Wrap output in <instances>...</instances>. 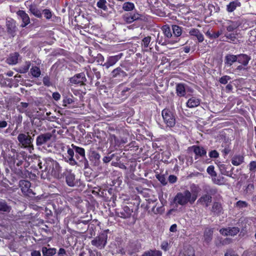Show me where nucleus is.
I'll return each instance as SVG.
<instances>
[{"instance_id":"1","label":"nucleus","mask_w":256,"mask_h":256,"mask_svg":"<svg viewBox=\"0 0 256 256\" xmlns=\"http://www.w3.org/2000/svg\"><path fill=\"white\" fill-rule=\"evenodd\" d=\"M40 170V176L43 179L50 178V176L58 178L60 172L59 164L51 158H48L38 164Z\"/></svg>"},{"instance_id":"2","label":"nucleus","mask_w":256,"mask_h":256,"mask_svg":"<svg viewBox=\"0 0 256 256\" xmlns=\"http://www.w3.org/2000/svg\"><path fill=\"white\" fill-rule=\"evenodd\" d=\"M192 193L188 190L178 192L175 196L174 202L176 205L184 206L190 202L192 204L194 202L192 201Z\"/></svg>"},{"instance_id":"3","label":"nucleus","mask_w":256,"mask_h":256,"mask_svg":"<svg viewBox=\"0 0 256 256\" xmlns=\"http://www.w3.org/2000/svg\"><path fill=\"white\" fill-rule=\"evenodd\" d=\"M108 234L104 232L100 234L98 236L94 238L92 241L91 244L92 246H96L99 250L104 248L107 244Z\"/></svg>"},{"instance_id":"4","label":"nucleus","mask_w":256,"mask_h":256,"mask_svg":"<svg viewBox=\"0 0 256 256\" xmlns=\"http://www.w3.org/2000/svg\"><path fill=\"white\" fill-rule=\"evenodd\" d=\"M162 115L166 126L172 128L176 124V118L174 114L168 109H164L162 112Z\"/></svg>"},{"instance_id":"5","label":"nucleus","mask_w":256,"mask_h":256,"mask_svg":"<svg viewBox=\"0 0 256 256\" xmlns=\"http://www.w3.org/2000/svg\"><path fill=\"white\" fill-rule=\"evenodd\" d=\"M29 132L27 134H20L18 136V140L20 142V146L23 148H28L32 146L34 138L29 136Z\"/></svg>"},{"instance_id":"6","label":"nucleus","mask_w":256,"mask_h":256,"mask_svg":"<svg viewBox=\"0 0 256 256\" xmlns=\"http://www.w3.org/2000/svg\"><path fill=\"white\" fill-rule=\"evenodd\" d=\"M63 174L65 176L66 183L69 186L72 187L76 185L77 182L75 174L72 172V170H66Z\"/></svg>"},{"instance_id":"7","label":"nucleus","mask_w":256,"mask_h":256,"mask_svg":"<svg viewBox=\"0 0 256 256\" xmlns=\"http://www.w3.org/2000/svg\"><path fill=\"white\" fill-rule=\"evenodd\" d=\"M220 233L224 236H234L240 232V228L238 227H228L220 228Z\"/></svg>"},{"instance_id":"8","label":"nucleus","mask_w":256,"mask_h":256,"mask_svg":"<svg viewBox=\"0 0 256 256\" xmlns=\"http://www.w3.org/2000/svg\"><path fill=\"white\" fill-rule=\"evenodd\" d=\"M241 24L240 20H227L224 23V26L228 32H232L236 30Z\"/></svg>"},{"instance_id":"9","label":"nucleus","mask_w":256,"mask_h":256,"mask_svg":"<svg viewBox=\"0 0 256 256\" xmlns=\"http://www.w3.org/2000/svg\"><path fill=\"white\" fill-rule=\"evenodd\" d=\"M122 56V54L120 53L118 55L109 56L106 62L102 66L108 69L110 66L114 65L121 58Z\"/></svg>"},{"instance_id":"10","label":"nucleus","mask_w":256,"mask_h":256,"mask_svg":"<svg viewBox=\"0 0 256 256\" xmlns=\"http://www.w3.org/2000/svg\"><path fill=\"white\" fill-rule=\"evenodd\" d=\"M52 137V134L50 132L41 134L38 136L36 139V144L38 146H41L46 144Z\"/></svg>"},{"instance_id":"11","label":"nucleus","mask_w":256,"mask_h":256,"mask_svg":"<svg viewBox=\"0 0 256 256\" xmlns=\"http://www.w3.org/2000/svg\"><path fill=\"white\" fill-rule=\"evenodd\" d=\"M190 150H192L195 154V159L204 156L206 154V150L203 148L198 146H192L188 148Z\"/></svg>"},{"instance_id":"12","label":"nucleus","mask_w":256,"mask_h":256,"mask_svg":"<svg viewBox=\"0 0 256 256\" xmlns=\"http://www.w3.org/2000/svg\"><path fill=\"white\" fill-rule=\"evenodd\" d=\"M19 186L21 188L22 192L25 194H30L32 192V190L30 188V183L29 181L26 180H20L19 182Z\"/></svg>"},{"instance_id":"13","label":"nucleus","mask_w":256,"mask_h":256,"mask_svg":"<svg viewBox=\"0 0 256 256\" xmlns=\"http://www.w3.org/2000/svg\"><path fill=\"white\" fill-rule=\"evenodd\" d=\"M86 79L84 72L76 74L70 78V82L72 84H83Z\"/></svg>"},{"instance_id":"14","label":"nucleus","mask_w":256,"mask_h":256,"mask_svg":"<svg viewBox=\"0 0 256 256\" xmlns=\"http://www.w3.org/2000/svg\"><path fill=\"white\" fill-rule=\"evenodd\" d=\"M211 212L214 216H220L224 214L222 204L219 202H214L212 206Z\"/></svg>"},{"instance_id":"15","label":"nucleus","mask_w":256,"mask_h":256,"mask_svg":"<svg viewBox=\"0 0 256 256\" xmlns=\"http://www.w3.org/2000/svg\"><path fill=\"white\" fill-rule=\"evenodd\" d=\"M16 14L22 20V23L21 24L22 27H25L30 22V18L27 14L22 10H19Z\"/></svg>"},{"instance_id":"16","label":"nucleus","mask_w":256,"mask_h":256,"mask_svg":"<svg viewBox=\"0 0 256 256\" xmlns=\"http://www.w3.org/2000/svg\"><path fill=\"white\" fill-rule=\"evenodd\" d=\"M140 18V15L138 13H135L134 14H127L124 16L123 18L124 22L126 23L130 24L138 20Z\"/></svg>"},{"instance_id":"17","label":"nucleus","mask_w":256,"mask_h":256,"mask_svg":"<svg viewBox=\"0 0 256 256\" xmlns=\"http://www.w3.org/2000/svg\"><path fill=\"white\" fill-rule=\"evenodd\" d=\"M132 212L133 210L132 209H130L128 206H124L119 213L118 216L120 218H130Z\"/></svg>"},{"instance_id":"18","label":"nucleus","mask_w":256,"mask_h":256,"mask_svg":"<svg viewBox=\"0 0 256 256\" xmlns=\"http://www.w3.org/2000/svg\"><path fill=\"white\" fill-rule=\"evenodd\" d=\"M212 196L210 194H206L202 196L197 201L198 203H200L202 205H205L208 206L212 202Z\"/></svg>"},{"instance_id":"19","label":"nucleus","mask_w":256,"mask_h":256,"mask_svg":"<svg viewBox=\"0 0 256 256\" xmlns=\"http://www.w3.org/2000/svg\"><path fill=\"white\" fill-rule=\"evenodd\" d=\"M200 103V100L199 98L192 96L188 100L186 104L187 107L194 108L198 106Z\"/></svg>"},{"instance_id":"20","label":"nucleus","mask_w":256,"mask_h":256,"mask_svg":"<svg viewBox=\"0 0 256 256\" xmlns=\"http://www.w3.org/2000/svg\"><path fill=\"white\" fill-rule=\"evenodd\" d=\"M250 60V57L246 54H240L238 55V62L244 66L248 65Z\"/></svg>"},{"instance_id":"21","label":"nucleus","mask_w":256,"mask_h":256,"mask_svg":"<svg viewBox=\"0 0 256 256\" xmlns=\"http://www.w3.org/2000/svg\"><path fill=\"white\" fill-rule=\"evenodd\" d=\"M110 147L116 149L120 146V140L114 134H110L109 138Z\"/></svg>"},{"instance_id":"22","label":"nucleus","mask_w":256,"mask_h":256,"mask_svg":"<svg viewBox=\"0 0 256 256\" xmlns=\"http://www.w3.org/2000/svg\"><path fill=\"white\" fill-rule=\"evenodd\" d=\"M190 190L192 192V201L195 202L198 198V194L200 192V188L198 186L193 184L190 186Z\"/></svg>"},{"instance_id":"23","label":"nucleus","mask_w":256,"mask_h":256,"mask_svg":"<svg viewBox=\"0 0 256 256\" xmlns=\"http://www.w3.org/2000/svg\"><path fill=\"white\" fill-rule=\"evenodd\" d=\"M42 252L44 256H53L56 252V248H47L44 246L42 248Z\"/></svg>"},{"instance_id":"24","label":"nucleus","mask_w":256,"mask_h":256,"mask_svg":"<svg viewBox=\"0 0 256 256\" xmlns=\"http://www.w3.org/2000/svg\"><path fill=\"white\" fill-rule=\"evenodd\" d=\"M20 54L18 52H14L10 55L9 58L6 60L7 63L10 64H16L18 62V58Z\"/></svg>"},{"instance_id":"25","label":"nucleus","mask_w":256,"mask_h":256,"mask_svg":"<svg viewBox=\"0 0 256 256\" xmlns=\"http://www.w3.org/2000/svg\"><path fill=\"white\" fill-rule=\"evenodd\" d=\"M236 62H238V55L228 54L225 57V63L230 66Z\"/></svg>"},{"instance_id":"26","label":"nucleus","mask_w":256,"mask_h":256,"mask_svg":"<svg viewBox=\"0 0 256 256\" xmlns=\"http://www.w3.org/2000/svg\"><path fill=\"white\" fill-rule=\"evenodd\" d=\"M142 256H162V252L156 249L149 250L144 252Z\"/></svg>"},{"instance_id":"27","label":"nucleus","mask_w":256,"mask_h":256,"mask_svg":"<svg viewBox=\"0 0 256 256\" xmlns=\"http://www.w3.org/2000/svg\"><path fill=\"white\" fill-rule=\"evenodd\" d=\"M244 158L242 156H234L232 159V164L235 166H238L243 163Z\"/></svg>"},{"instance_id":"28","label":"nucleus","mask_w":256,"mask_h":256,"mask_svg":"<svg viewBox=\"0 0 256 256\" xmlns=\"http://www.w3.org/2000/svg\"><path fill=\"white\" fill-rule=\"evenodd\" d=\"M240 6V2L238 1H232L227 5L226 10L228 12H234L236 8L237 7Z\"/></svg>"},{"instance_id":"29","label":"nucleus","mask_w":256,"mask_h":256,"mask_svg":"<svg viewBox=\"0 0 256 256\" xmlns=\"http://www.w3.org/2000/svg\"><path fill=\"white\" fill-rule=\"evenodd\" d=\"M214 232L213 228H206L204 232V240L209 242L212 240V234Z\"/></svg>"},{"instance_id":"30","label":"nucleus","mask_w":256,"mask_h":256,"mask_svg":"<svg viewBox=\"0 0 256 256\" xmlns=\"http://www.w3.org/2000/svg\"><path fill=\"white\" fill-rule=\"evenodd\" d=\"M176 91L178 96H184L186 94L184 85L182 84H178L176 86Z\"/></svg>"},{"instance_id":"31","label":"nucleus","mask_w":256,"mask_h":256,"mask_svg":"<svg viewBox=\"0 0 256 256\" xmlns=\"http://www.w3.org/2000/svg\"><path fill=\"white\" fill-rule=\"evenodd\" d=\"M190 34L197 38L200 42L204 40V36L198 29L193 28L190 31Z\"/></svg>"},{"instance_id":"32","label":"nucleus","mask_w":256,"mask_h":256,"mask_svg":"<svg viewBox=\"0 0 256 256\" xmlns=\"http://www.w3.org/2000/svg\"><path fill=\"white\" fill-rule=\"evenodd\" d=\"M72 148H74V150H75L77 154H78L82 157V158H85V150L84 148L76 146L74 144H72Z\"/></svg>"},{"instance_id":"33","label":"nucleus","mask_w":256,"mask_h":256,"mask_svg":"<svg viewBox=\"0 0 256 256\" xmlns=\"http://www.w3.org/2000/svg\"><path fill=\"white\" fill-rule=\"evenodd\" d=\"M126 72L120 67L114 69L111 73L112 76L114 78H116L118 76H124Z\"/></svg>"},{"instance_id":"34","label":"nucleus","mask_w":256,"mask_h":256,"mask_svg":"<svg viewBox=\"0 0 256 256\" xmlns=\"http://www.w3.org/2000/svg\"><path fill=\"white\" fill-rule=\"evenodd\" d=\"M223 41L234 42L236 36L234 33H226L224 36L222 38Z\"/></svg>"},{"instance_id":"35","label":"nucleus","mask_w":256,"mask_h":256,"mask_svg":"<svg viewBox=\"0 0 256 256\" xmlns=\"http://www.w3.org/2000/svg\"><path fill=\"white\" fill-rule=\"evenodd\" d=\"M162 30L163 32L164 35L168 38H170L172 37V34L171 32L170 28L168 26L164 25L162 26Z\"/></svg>"},{"instance_id":"36","label":"nucleus","mask_w":256,"mask_h":256,"mask_svg":"<svg viewBox=\"0 0 256 256\" xmlns=\"http://www.w3.org/2000/svg\"><path fill=\"white\" fill-rule=\"evenodd\" d=\"M30 73L34 78H38L41 74V71L39 68L34 66L30 68Z\"/></svg>"},{"instance_id":"37","label":"nucleus","mask_w":256,"mask_h":256,"mask_svg":"<svg viewBox=\"0 0 256 256\" xmlns=\"http://www.w3.org/2000/svg\"><path fill=\"white\" fill-rule=\"evenodd\" d=\"M122 8L125 11H131L134 8V5L131 2H126L122 5Z\"/></svg>"},{"instance_id":"38","label":"nucleus","mask_w":256,"mask_h":256,"mask_svg":"<svg viewBox=\"0 0 256 256\" xmlns=\"http://www.w3.org/2000/svg\"><path fill=\"white\" fill-rule=\"evenodd\" d=\"M172 29L174 36L178 37L182 34V30L180 26L176 25H172Z\"/></svg>"},{"instance_id":"39","label":"nucleus","mask_w":256,"mask_h":256,"mask_svg":"<svg viewBox=\"0 0 256 256\" xmlns=\"http://www.w3.org/2000/svg\"><path fill=\"white\" fill-rule=\"evenodd\" d=\"M8 32L12 34L15 32L16 26L13 21H8L6 24Z\"/></svg>"},{"instance_id":"40","label":"nucleus","mask_w":256,"mask_h":256,"mask_svg":"<svg viewBox=\"0 0 256 256\" xmlns=\"http://www.w3.org/2000/svg\"><path fill=\"white\" fill-rule=\"evenodd\" d=\"M28 106V103L22 102L17 106V108L20 112L23 113L26 111V108Z\"/></svg>"},{"instance_id":"41","label":"nucleus","mask_w":256,"mask_h":256,"mask_svg":"<svg viewBox=\"0 0 256 256\" xmlns=\"http://www.w3.org/2000/svg\"><path fill=\"white\" fill-rule=\"evenodd\" d=\"M10 210V206H8L4 202H0V211L8 212Z\"/></svg>"},{"instance_id":"42","label":"nucleus","mask_w":256,"mask_h":256,"mask_svg":"<svg viewBox=\"0 0 256 256\" xmlns=\"http://www.w3.org/2000/svg\"><path fill=\"white\" fill-rule=\"evenodd\" d=\"M30 10L31 12L36 16L38 18H40L42 16V13L40 11L38 10V8H36L35 6H32L30 8Z\"/></svg>"},{"instance_id":"43","label":"nucleus","mask_w":256,"mask_h":256,"mask_svg":"<svg viewBox=\"0 0 256 256\" xmlns=\"http://www.w3.org/2000/svg\"><path fill=\"white\" fill-rule=\"evenodd\" d=\"M151 41V37L148 36L144 38L141 44L142 46H144L145 48H147L150 42Z\"/></svg>"},{"instance_id":"44","label":"nucleus","mask_w":256,"mask_h":256,"mask_svg":"<svg viewBox=\"0 0 256 256\" xmlns=\"http://www.w3.org/2000/svg\"><path fill=\"white\" fill-rule=\"evenodd\" d=\"M30 62H26L25 64L22 66L20 70V73H26V72L28 69L30 68Z\"/></svg>"},{"instance_id":"45","label":"nucleus","mask_w":256,"mask_h":256,"mask_svg":"<svg viewBox=\"0 0 256 256\" xmlns=\"http://www.w3.org/2000/svg\"><path fill=\"white\" fill-rule=\"evenodd\" d=\"M106 0H98L97 2L96 6L98 8H102L104 10H106L107 9V6H106Z\"/></svg>"},{"instance_id":"46","label":"nucleus","mask_w":256,"mask_h":256,"mask_svg":"<svg viewBox=\"0 0 256 256\" xmlns=\"http://www.w3.org/2000/svg\"><path fill=\"white\" fill-rule=\"evenodd\" d=\"M248 206V203L245 201L239 200L236 204V206L239 209L246 208Z\"/></svg>"},{"instance_id":"47","label":"nucleus","mask_w":256,"mask_h":256,"mask_svg":"<svg viewBox=\"0 0 256 256\" xmlns=\"http://www.w3.org/2000/svg\"><path fill=\"white\" fill-rule=\"evenodd\" d=\"M214 168L213 166H210L207 168L206 171L207 172L210 174L212 176H216V172L214 171Z\"/></svg>"},{"instance_id":"48","label":"nucleus","mask_w":256,"mask_h":256,"mask_svg":"<svg viewBox=\"0 0 256 256\" xmlns=\"http://www.w3.org/2000/svg\"><path fill=\"white\" fill-rule=\"evenodd\" d=\"M62 102L63 106H66L67 104L74 102V100L72 98L66 97L64 98Z\"/></svg>"},{"instance_id":"49","label":"nucleus","mask_w":256,"mask_h":256,"mask_svg":"<svg viewBox=\"0 0 256 256\" xmlns=\"http://www.w3.org/2000/svg\"><path fill=\"white\" fill-rule=\"evenodd\" d=\"M249 170L250 172H256V161H252L248 164Z\"/></svg>"},{"instance_id":"50","label":"nucleus","mask_w":256,"mask_h":256,"mask_svg":"<svg viewBox=\"0 0 256 256\" xmlns=\"http://www.w3.org/2000/svg\"><path fill=\"white\" fill-rule=\"evenodd\" d=\"M223 34V30L221 29L217 32H213L210 36V38H216Z\"/></svg>"},{"instance_id":"51","label":"nucleus","mask_w":256,"mask_h":256,"mask_svg":"<svg viewBox=\"0 0 256 256\" xmlns=\"http://www.w3.org/2000/svg\"><path fill=\"white\" fill-rule=\"evenodd\" d=\"M230 79V76H224L222 77H221L220 80L219 82L222 84H225L228 83V81Z\"/></svg>"},{"instance_id":"52","label":"nucleus","mask_w":256,"mask_h":256,"mask_svg":"<svg viewBox=\"0 0 256 256\" xmlns=\"http://www.w3.org/2000/svg\"><path fill=\"white\" fill-rule=\"evenodd\" d=\"M156 178L163 185H166L167 184V180L164 175L158 174Z\"/></svg>"},{"instance_id":"53","label":"nucleus","mask_w":256,"mask_h":256,"mask_svg":"<svg viewBox=\"0 0 256 256\" xmlns=\"http://www.w3.org/2000/svg\"><path fill=\"white\" fill-rule=\"evenodd\" d=\"M224 256H238V254L233 250L229 249L226 250Z\"/></svg>"},{"instance_id":"54","label":"nucleus","mask_w":256,"mask_h":256,"mask_svg":"<svg viewBox=\"0 0 256 256\" xmlns=\"http://www.w3.org/2000/svg\"><path fill=\"white\" fill-rule=\"evenodd\" d=\"M92 159H94L96 162H98V161H99V160L100 158V156L97 152H96L95 151H93L92 152Z\"/></svg>"},{"instance_id":"55","label":"nucleus","mask_w":256,"mask_h":256,"mask_svg":"<svg viewBox=\"0 0 256 256\" xmlns=\"http://www.w3.org/2000/svg\"><path fill=\"white\" fill-rule=\"evenodd\" d=\"M44 86H50L52 85L51 82H50V78L48 76L44 77L42 80Z\"/></svg>"},{"instance_id":"56","label":"nucleus","mask_w":256,"mask_h":256,"mask_svg":"<svg viewBox=\"0 0 256 256\" xmlns=\"http://www.w3.org/2000/svg\"><path fill=\"white\" fill-rule=\"evenodd\" d=\"M161 248L164 251H166L168 250V243L167 241H164L162 242L160 245Z\"/></svg>"},{"instance_id":"57","label":"nucleus","mask_w":256,"mask_h":256,"mask_svg":"<svg viewBox=\"0 0 256 256\" xmlns=\"http://www.w3.org/2000/svg\"><path fill=\"white\" fill-rule=\"evenodd\" d=\"M44 17H46V19H50L52 18V14L51 12L49 10H48V9L44 10Z\"/></svg>"},{"instance_id":"58","label":"nucleus","mask_w":256,"mask_h":256,"mask_svg":"<svg viewBox=\"0 0 256 256\" xmlns=\"http://www.w3.org/2000/svg\"><path fill=\"white\" fill-rule=\"evenodd\" d=\"M219 154L218 152L216 150H212L209 153V156L212 158H217Z\"/></svg>"},{"instance_id":"59","label":"nucleus","mask_w":256,"mask_h":256,"mask_svg":"<svg viewBox=\"0 0 256 256\" xmlns=\"http://www.w3.org/2000/svg\"><path fill=\"white\" fill-rule=\"evenodd\" d=\"M80 161L82 162L83 164H84V168L86 169V168H88L89 166V164H88V160L86 159V157H85V158H82Z\"/></svg>"},{"instance_id":"60","label":"nucleus","mask_w":256,"mask_h":256,"mask_svg":"<svg viewBox=\"0 0 256 256\" xmlns=\"http://www.w3.org/2000/svg\"><path fill=\"white\" fill-rule=\"evenodd\" d=\"M74 148H71L69 147V146H67V153L70 156V158L74 157Z\"/></svg>"},{"instance_id":"61","label":"nucleus","mask_w":256,"mask_h":256,"mask_svg":"<svg viewBox=\"0 0 256 256\" xmlns=\"http://www.w3.org/2000/svg\"><path fill=\"white\" fill-rule=\"evenodd\" d=\"M177 178L174 175H170L168 177V181L170 183L174 184L176 182Z\"/></svg>"},{"instance_id":"62","label":"nucleus","mask_w":256,"mask_h":256,"mask_svg":"<svg viewBox=\"0 0 256 256\" xmlns=\"http://www.w3.org/2000/svg\"><path fill=\"white\" fill-rule=\"evenodd\" d=\"M92 72H94V75L96 76V78L98 80L100 79V76H101V75H100V73L99 71H98L97 70L96 68H92Z\"/></svg>"},{"instance_id":"63","label":"nucleus","mask_w":256,"mask_h":256,"mask_svg":"<svg viewBox=\"0 0 256 256\" xmlns=\"http://www.w3.org/2000/svg\"><path fill=\"white\" fill-rule=\"evenodd\" d=\"M52 98L58 101L60 98V94L58 92H54L52 94Z\"/></svg>"},{"instance_id":"64","label":"nucleus","mask_w":256,"mask_h":256,"mask_svg":"<svg viewBox=\"0 0 256 256\" xmlns=\"http://www.w3.org/2000/svg\"><path fill=\"white\" fill-rule=\"evenodd\" d=\"M31 256H41L40 252L39 250H34L32 251Z\"/></svg>"}]
</instances>
